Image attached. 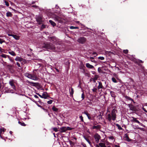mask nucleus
Masks as SVG:
<instances>
[{
    "label": "nucleus",
    "instance_id": "nucleus-1",
    "mask_svg": "<svg viewBox=\"0 0 147 147\" xmlns=\"http://www.w3.org/2000/svg\"><path fill=\"white\" fill-rule=\"evenodd\" d=\"M117 113V111L115 109H113L111 113L110 112L109 110H107L106 115V119L110 123L112 121H115L116 118Z\"/></svg>",
    "mask_w": 147,
    "mask_h": 147
},
{
    "label": "nucleus",
    "instance_id": "nucleus-2",
    "mask_svg": "<svg viewBox=\"0 0 147 147\" xmlns=\"http://www.w3.org/2000/svg\"><path fill=\"white\" fill-rule=\"evenodd\" d=\"M43 48H45L47 49L50 50H54L55 49V47L51 43H46L42 47Z\"/></svg>",
    "mask_w": 147,
    "mask_h": 147
},
{
    "label": "nucleus",
    "instance_id": "nucleus-3",
    "mask_svg": "<svg viewBox=\"0 0 147 147\" xmlns=\"http://www.w3.org/2000/svg\"><path fill=\"white\" fill-rule=\"evenodd\" d=\"M24 75L27 77L34 80H37V78L34 75H32L28 73H25Z\"/></svg>",
    "mask_w": 147,
    "mask_h": 147
},
{
    "label": "nucleus",
    "instance_id": "nucleus-4",
    "mask_svg": "<svg viewBox=\"0 0 147 147\" xmlns=\"http://www.w3.org/2000/svg\"><path fill=\"white\" fill-rule=\"evenodd\" d=\"M86 41V38L83 37L79 38L77 40L78 42L80 43L83 44Z\"/></svg>",
    "mask_w": 147,
    "mask_h": 147
},
{
    "label": "nucleus",
    "instance_id": "nucleus-5",
    "mask_svg": "<svg viewBox=\"0 0 147 147\" xmlns=\"http://www.w3.org/2000/svg\"><path fill=\"white\" fill-rule=\"evenodd\" d=\"M94 137L96 143H98L100 140L101 138V137L97 133H96L94 136Z\"/></svg>",
    "mask_w": 147,
    "mask_h": 147
},
{
    "label": "nucleus",
    "instance_id": "nucleus-6",
    "mask_svg": "<svg viewBox=\"0 0 147 147\" xmlns=\"http://www.w3.org/2000/svg\"><path fill=\"white\" fill-rule=\"evenodd\" d=\"M15 83V81L13 80H10L9 82V84L12 87V88L14 90H16V87L14 85V83Z\"/></svg>",
    "mask_w": 147,
    "mask_h": 147
},
{
    "label": "nucleus",
    "instance_id": "nucleus-7",
    "mask_svg": "<svg viewBox=\"0 0 147 147\" xmlns=\"http://www.w3.org/2000/svg\"><path fill=\"white\" fill-rule=\"evenodd\" d=\"M36 20L39 24H41L42 22V17L41 16H39L36 17Z\"/></svg>",
    "mask_w": 147,
    "mask_h": 147
},
{
    "label": "nucleus",
    "instance_id": "nucleus-8",
    "mask_svg": "<svg viewBox=\"0 0 147 147\" xmlns=\"http://www.w3.org/2000/svg\"><path fill=\"white\" fill-rule=\"evenodd\" d=\"M49 96L47 94V93L46 92H44L42 94V98H44L45 99L47 98Z\"/></svg>",
    "mask_w": 147,
    "mask_h": 147
},
{
    "label": "nucleus",
    "instance_id": "nucleus-9",
    "mask_svg": "<svg viewBox=\"0 0 147 147\" xmlns=\"http://www.w3.org/2000/svg\"><path fill=\"white\" fill-rule=\"evenodd\" d=\"M15 60L17 61H19L21 62L24 60L23 59L20 57H17L15 59Z\"/></svg>",
    "mask_w": 147,
    "mask_h": 147
},
{
    "label": "nucleus",
    "instance_id": "nucleus-10",
    "mask_svg": "<svg viewBox=\"0 0 147 147\" xmlns=\"http://www.w3.org/2000/svg\"><path fill=\"white\" fill-rule=\"evenodd\" d=\"M124 138L125 140L128 142H129L131 140V139L129 138L128 135L127 134L125 135Z\"/></svg>",
    "mask_w": 147,
    "mask_h": 147
},
{
    "label": "nucleus",
    "instance_id": "nucleus-11",
    "mask_svg": "<svg viewBox=\"0 0 147 147\" xmlns=\"http://www.w3.org/2000/svg\"><path fill=\"white\" fill-rule=\"evenodd\" d=\"M131 118L133 119L131 120V121L137 123L139 124L140 123V122L138 120H137L136 118H135L134 117H132Z\"/></svg>",
    "mask_w": 147,
    "mask_h": 147
},
{
    "label": "nucleus",
    "instance_id": "nucleus-12",
    "mask_svg": "<svg viewBox=\"0 0 147 147\" xmlns=\"http://www.w3.org/2000/svg\"><path fill=\"white\" fill-rule=\"evenodd\" d=\"M99 76L98 75H95L94 76V78L92 79L94 83L96 82V80L99 78Z\"/></svg>",
    "mask_w": 147,
    "mask_h": 147
},
{
    "label": "nucleus",
    "instance_id": "nucleus-13",
    "mask_svg": "<svg viewBox=\"0 0 147 147\" xmlns=\"http://www.w3.org/2000/svg\"><path fill=\"white\" fill-rule=\"evenodd\" d=\"M97 88L98 89L100 88H103L102 83L100 82H98V86Z\"/></svg>",
    "mask_w": 147,
    "mask_h": 147
},
{
    "label": "nucleus",
    "instance_id": "nucleus-14",
    "mask_svg": "<svg viewBox=\"0 0 147 147\" xmlns=\"http://www.w3.org/2000/svg\"><path fill=\"white\" fill-rule=\"evenodd\" d=\"M86 66L88 68H89L90 69H92L94 68V66L90 65L89 63H86Z\"/></svg>",
    "mask_w": 147,
    "mask_h": 147
},
{
    "label": "nucleus",
    "instance_id": "nucleus-15",
    "mask_svg": "<svg viewBox=\"0 0 147 147\" xmlns=\"http://www.w3.org/2000/svg\"><path fill=\"white\" fill-rule=\"evenodd\" d=\"M61 132H65L67 131L66 127H63L60 128Z\"/></svg>",
    "mask_w": 147,
    "mask_h": 147
},
{
    "label": "nucleus",
    "instance_id": "nucleus-16",
    "mask_svg": "<svg viewBox=\"0 0 147 147\" xmlns=\"http://www.w3.org/2000/svg\"><path fill=\"white\" fill-rule=\"evenodd\" d=\"M52 110L54 111L57 113L58 112V109L57 108L53 106L52 108Z\"/></svg>",
    "mask_w": 147,
    "mask_h": 147
},
{
    "label": "nucleus",
    "instance_id": "nucleus-17",
    "mask_svg": "<svg viewBox=\"0 0 147 147\" xmlns=\"http://www.w3.org/2000/svg\"><path fill=\"white\" fill-rule=\"evenodd\" d=\"M12 37H13L16 40H18L20 39V36L16 35L13 34V35Z\"/></svg>",
    "mask_w": 147,
    "mask_h": 147
},
{
    "label": "nucleus",
    "instance_id": "nucleus-18",
    "mask_svg": "<svg viewBox=\"0 0 147 147\" xmlns=\"http://www.w3.org/2000/svg\"><path fill=\"white\" fill-rule=\"evenodd\" d=\"M99 145L101 147H106L105 144L102 142L100 143L99 144Z\"/></svg>",
    "mask_w": 147,
    "mask_h": 147
},
{
    "label": "nucleus",
    "instance_id": "nucleus-19",
    "mask_svg": "<svg viewBox=\"0 0 147 147\" xmlns=\"http://www.w3.org/2000/svg\"><path fill=\"white\" fill-rule=\"evenodd\" d=\"M8 53L11 55L13 56L16 55L15 53L13 51H9Z\"/></svg>",
    "mask_w": 147,
    "mask_h": 147
},
{
    "label": "nucleus",
    "instance_id": "nucleus-20",
    "mask_svg": "<svg viewBox=\"0 0 147 147\" xmlns=\"http://www.w3.org/2000/svg\"><path fill=\"white\" fill-rule=\"evenodd\" d=\"M49 22L53 26H54L56 25V24L51 20H50L49 21Z\"/></svg>",
    "mask_w": 147,
    "mask_h": 147
},
{
    "label": "nucleus",
    "instance_id": "nucleus-21",
    "mask_svg": "<svg viewBox=\"0 0 147 147\" xmlns=\"http://www.w3.org/2000/svg\"><path fill=\"white\" fill-rule=\"evenodd\" d=\"M129 107L131 110L132 111H134V107L132 105H129Z\"/></svg>",
    "mask_w": 147,
    "mask_h": 147
},
{
    "label": "nucleus",
    "instance_id": "nucleus-22",
    "mask_svg": "<svg viewBox=\"0 0 147 147\" xmlns=\"http://www.w3.org/2000/svg\"><path fill=\"white\" fill-rule=\"evenodd\" d=\"M6 16L7 17H11L12 16V14L10 12H8L6 13Z\"/></svg>",
    "mask_w": 147,
    "mask_h": 147
},
{
    "label": "nucleus",
    "instance_id": "nucleus-23",
    "mask_svg": "<svg viewBox=\"0 0 147 147\" xmlns=\"http://www.w3.org/2000/svg\"><path fill=\"white\" fill-rule=\"evenodd\" d=\"M84 139L88 142V143L90 144H91V143L90 141L87 138H86V137L84 136Z\"/></svg>",
    "mask_w": 147,
    "mask_h": 147
},
{
    "label": "nucleus",
    "instance_id": "nucleus-24",
    "mask_svg": "<svg viewBox=\"0 0 147 147\" xmlns=\"http://www.w3.org/2000/svg\"><path fill=\"white\" fill-rule=\"evenodd\" d=\"M116 126L117 127L118 129L119 130H122V128L121 127V126L119 125L118 124H117L116 125Z\"/></svg>",
    "mask_w": 147,
    "mask_h": 147
},
{
    "label": "nucleus",
    "instance_id": "nucleus-25",
    "mask_svg": "<svg viewBox=\"0 0 147 147\" xmlns=\"http://www.w3.org/2000/svg\"><path fill=\"white\" fill-rule=\"evenodd\" d=\"M18 123L20 124L22 126H25L26 125L24 122H21L19 121Z\"/></svg>",
    "mask_w": 147,
    "mask_h": 147
},
{
    "label": "nucleus",
    "instance_id": "nucleus-26",
    "mask_svg": "<svg viewBox=\"0 0 147 147\" xmlns=\"http://www.w3.org/2000/svg\"><path fill=\"white\" fill-rule=\"evenodd\" d=\"M74 91L73 88H71V90L70 91V94L72 95L74 93Z\"/></svg>",
    "mask_w": 147,
    "mask_h": 147
},
{
    "label": "nucleus",
    "instance_id": "nucleus-27",
    "mask_svg": "<svg viewBox=\"0 0 147 147\" xmlns=\"http://www.w3.org/2000/svg\"><path fill=\"white\" fill-rule=\"evenodd\" d=\"M5 129L3 128H2L0 129V134L2 133V132H4L5 131Z\"/></svg>",
    "mask_w": 147,
    "mask_h": 147
},
{
    "label": "nucleus",
    "instance_id": "nucleus-28",
    "mask_svg": "<svg viewBox=\"0 0 147 147\" xmlns=\"http://www.w3.org/2000/svg\"><path fill=\"white\" fill-rule=\"evenodd\" d=\"M112 80L113 82H114V83L117 82V81L115 78H114V77L112 78Z\"/></svg>",
    "mask_w": 147,
    "mask_h": 147
},
{
    "label": "nucleus",
    "instance_id": "nucleus-29",
    "mask_svg": "<svg viewBox=\"0 0 147 147\" xmlns=\"http://www.w3.org/2000/svg\"><path fill=\"white\" fill-rule=\"evenodd\" d=\"M1 56L2 57L4 58H6L7 57V55L4 54H2L1 55Z\"/></svg>",
    "mask_w": 147,
    "mask_h": 147
},
{
    "label": "nucleus",
    "instance_id": "nucleus-30",
    "mask_svg": "<svg viewBox=\"0 0 147 147\" xmlns=\"http://www.w3.org/2000/svg\"><path fill=\"white\" fill-rule=\"evenodd\" d=\"M5 42V41L4 40L0 38V43L2 44L3 42Z\"/></svg>",
    "mask_w": 147,
    "mask_h": 147
},
{
    "label": "nucleus",
    "instance_id": "nucleus-31",
    "mask_svg": "<svg viewBox=\"0 0 147 147\" xmlns=\"http://www.w3.org/2000/svg\"><path fill=\"white\" fill-rule=\"evenodd\" d=\"M98 58L99 59L101 60H103L105 59L104 57H99Z\"/></svg>",
    "mask_w": 147,
    "mask_h": 147
},
{
    "label": "nucleus",
    "instance_id": "nucleus-32",
    "mask_svg": "<svg viewBox=\"0 0 147 147\" xmlns=\"http://www.w3.org/2000/svg\"><path fill=\"white\" fill-rule=\"evenodd\" d=\"M128 52V50L126 49V50H124L123 51V52L125 53V54H127Z\"/></svg>",
    "mask_w": 147,
    "mask_h": 147
},
{
    "label": "nucleus",
    "instance_id": "nucleus-33",
    "mask_svg": "<svg viewBox=\"0 0 147 147\" xmlns=\"http://www.w3.org/2000/svg\"><path fill=\"white\" fill-rule=\"evenodd\" d=\"M98 127H99V126H94L93 127V129H98Z\"/></svg>",
    "mask_w": 147,
    "mask_h": 147
},
{
    "label": "nucleus",
    "instance_id": "nucleus-34",
    "mask_svg": "<svg viewBox=\"0 0 147 147\" xmlns=\"http://www.w3.org/2000/svg\"><path fill=\"white\" fill-rule=\"evenodd\" d=\"M109 139H111L112 140H115L114 139V138L112 136H110L109 137Z\"/></svg>",
    "mask_w": 147,
    "mask_h": 147
},
{
    "label": "nucleus",
    "instance_id": "nucleus-35",
    "mask_svg": "<svg viewBox=\"0 0 147 147\" xmlns=\"http://www.w3.org/2000/svg\"><path fill=\"white\" fill-rule=\"evenodd\" d=\"M82 98V100H83L84 98V94L83 93H82V94L81 96Z\"/></svg>",
    "mask_w": 147,
    "mask_h": 147
},
{
    "label": "nucleus",
    "instance_id": "nucleus-36",
    "mask_svg": "<svg viewBox=\"0 0 147 147\" xmlns=\"http://www.w3.org/2000/svg\"><path fill=\"white\" fill-rule=\"evenodd\" d=\"M52 100H51L47 101V102L48 104H51L52 102Z\"/></svg>",
    "mask_w": 147,
    "mask_h": 147
},
{
    "label": "nucleus",
    "instance_id": "nucleus-37",
    "mask_svg": "<svg viewBox=\"0 0 147 147\" xmlns=\"http://www.w3.org/2000/svg\"><path fill=\"white\" fill-rule=\"evenodd\" d=\"M53 129L54 131L55 132H57L58 131L57 128L56 127H54L53 128Z\"/></svg>",
    "mask_w": 147,
    "mask_h": 147
},
{
    "label": "nucleus",
    "instance_id": "nucleus-38",
    "mask_svg": "<svg viewBox=\"0 0 147 147\" xmlns=\"http://www.w3.org/2000/svg\"><path fill=\"white\" fill-rule=\"evenodd\" d=\"M79 118H80L81 121H83V118L82 116H80Z\"/></svg>",
    "mask_w": 147,
    "mask_h": 147
},
{
    "label": "nucleus",
    "instance_id": "nucleus-39",
    "mask_svg": "<svg viewBox=\"0 0 147 147\" xmlns=\"http://www.w3.org/2000/svg\"><path fill=\"white\" fill-rule=\"evenodd\" d=\"M70 28L71 29H74L76 28H78V27H75L73 26H71L70 27Z\"/></svg>",
    "mask_w": 147,
    "mask_h": 147
},
{
    "label": "nucleus",
    "instance_id": "nucleus-40",
    "mask_svg": "<svg viewBox=\"0 0 147 147\" xmlns=\"http://www.w3.org/2000/svg\"><path fill=\"white\" fill-rule=\"evenodd\" d=\"M5 5L7 6H8L9 5V4L7 1H5Z\"/></svg>",
    "mask_w": 147,
    "mask_h": 147
},
{
    "label": "nucleus",
    "instance_id": "nucleus-41",
    "mask_svg": "<svg viewBox=\"0 0 147 147\" xmlns=\"http://www.w3.org/2000/svg\"><path fill=\"white\" fill-rule=\"evenodd\" d=\"M66 129H67V130H71L72 129V128H71L70 127H66Z\"/></svg>",
    "mask_w": 147,
    "mask_h": 147
},
{
    "label": "nucleus",
    "instance_id": "nucleus-42",
    "mask_svg": "<svg viewBox=\"0 0 147 147\" xmlns=\"http://www.w3.org/2000/svg\"><path fill=\"white\" fill-rule=\"evenodd\" d=\"M87 116L88 119H91V117L90 116V115L88 113V115H86Z\"/></svg>",
    "mask_w": 147,
    "mask_h": 147
},
{
    "label": "nucleus",
    "instance_id": "nucleus-43",
    "mask_svg": "<svg viewBox=\"0 0 147 147\" xmlns=\"http://www.w3.org/2000/svg\"><path fill=\"white\" fill-rule=\"evenodd\" d=\"M46 27V26L45 25H42V26H41V28H45Z\"/></svg>",
    "mask_w": 147,
    "mask_h": 147
},
{
    "label": "nucleus",
    "instance_id": "nucleus-44",
    "mask_svg": "<svg viewBox=\"0 0 147 147\" xmlns=\"http://www.w3.org/2000/svg\"><path fill=\"white\" fill-rule=\"evenodd\" d=\"M16 64L17 65V66H18V67H20V63H19L17 62L16 63Z\"/></svg>",
    "mask_w": 147,
    "mask_h": 147
},
{
    "label": "nucleus",
    "instance_id": "nucleus-45",
    "mask_svg": "<svg viewBox=\"0 0 147 147\" xmlns=\"http://www.w3.org/2000/svg\"><path fill=\"white\" fill-rule=\"evenodd\" d=\"M97 90V89L96 88H94L92 89V91L93 92H96Z\"/></svg>",
    "mask_w": 147,
    "mask_h": 147
},
{
    "label": "nucleus",
    "instance_id": "nucleus-46",
    "mask_svg": "<svg viewBox=\"0 0 147 147\" xmlns=\"http://www.w3.org/2000/svg\"><path fill=\"white\" fill-rule=\"evenodd\" d=\"M98 72H100V71H101V69L100 67H98Z\"/></svg>",
    "mask_w": 147,
    "mask_h": 147
},
{
    "label": "nucleus",
    "instance_id": "nucleus-47",
    "mask_svg": "<svg viewBox=\"0 0 147 147\" xmlns=\"http://www.w3.org/2000/svg\"><path fill=\"white\" fill-rule=\"evenodd\" d=\"M84 113L86 115H88V113L86 111H85L83 113Z\"/></svg>",
    "mask_w": 147,
    "mask_h": 147
},
{
    "label": "nucleus",
    "instance_id": "nucleus-48",
    "mask_svg": "<svg viewBox=\"0 0 147 147\" xmlns=\"http://www.w3.org/2000/svg\"><path fill=\"white\" fill-rule=\"evenodd\" d=\"M142 109L145 112L147 113V111L144 108H143Z\"/></svg>",
    "mask_w": 147,
    "mask_h": 147
},
{
    "label": "nucleus",
    "instance_id": "nucleus-49",
    "mask_svg": "<svg viewBox=\"0 0 147 147\" xmlns=\"http://www.w3.org/2000/svg\"><path fill=\"white\" fill-rule=\"evenodd\" d=\"M40 97L42 98V95H41L39 94H37Z\"/></svg>",
    "mask_w": 147,
    "mask_h": 147
},
{
    "label": "nucleus",
    "instance_id": "nucleus-50",
    "mask_svg": "<svg viewBox=\"0 0 147 147\" xmlns=\"http://www.w3.org/2000/svg\"><path fill=\"white\" fill-rule=\"evenodd\" d=\"M3 49L1 47H0V51L1 52H3Z\"/></svg>",
    "mask_w": 147,
    "mask_h": 147
},
{
    "label": "nucleus",
    "instance_id": "nucleus-51",
    "mask_svg": "<svg viewBox=\"0 0 147 147\" xmlns=\"http://www.w3.org/2000/svg\"><path fill=\"white\" fill-rule=\"evenodd\" d=\"M56 19L58 21H59V17H57H57H56Z\"/></svg>",
    "mask_w": 147,
    "mask_h": 147
},
{
    "label": "nucleus",
    "instance_id": "nucleus-52",
    "mask_svg": "<svg viewBox=\"0 0 147 147\" xmlns=\"http://www.w3.org/2000/svg\"><path fill=\"white\" fill-rule=\"evenodd\" d=\"M8 35L9 36H12L13 35V34H8Z\"/></svg>",
    "mask_w": 147,
    "mask_h": 147
},
{
    "label": "nucleus",
    "instance_id": "nucleus-53",
    "mask_svg": "<svg viewBox=\"0 0 147 147\" xmlns=\"http://www.w3.org/2000/svg\"><path fill=\"white\" fill-rule=\"evenodd\" d=\"M34 97H35L36 98H38V97L36 95H34Z\"/></svg>",
    "mask_w": 147,
    "mask_h": 147
},
{
    "label": "nucleus",
    "instance_id": "nucleus-54",
    "mask_svg": "<svg viewBox=\"0 0 147 147\" xmlns=\"http://www.w3.org/2000/svg\"><path fill=\"white\" fill-rule=\"evenodd\" d=\"M82 145L84 147H87L85 144H84Z\"/></svg>",
    "mask_w": 147,
    "mask_h": 147
},
{
    "label": "nucleus",
    "instance_id": "nucleus-55",
    "mask_svg": "<svg viewBox=\"0 0 147 147\" xmlns=\"http://www.w3.org/2000/svg\"><path fill=\"white\" fill-rule=\"evenodd\" d=\"M32 7H38V6H36V5H32Z\"/></svg>",
    "mask_w": 147,
    "mask_h": 147
},
{
    "label": "nucleus",
    "instance_id": "nucleus-56",
    "mask_svg": "<svg viewBox=\"0 0 147 147\" xmlns=\"http://www.w3.org/2000/svg\"><path fill=\"white\" fill-rule=\"evenodd\" d=\"M93 55H97V54L96 52H94L93 53Z\"/></svg>",
    "mask_w": 147,
    "mask_h": 147
},
{
    "label": "nucleus",
    "instance_id": "nucleus-57",
    "mask_svg": "<svg viewBox=\"0 0 147 147\" xmlns=\"http://www.w3.org/2000/svg\"><path fill=\"white\" fill-rule=\"evenodd\" d=\"M42 109L45 111H47V110L43 108L42 107Z\"/></svg>",
    "mask_w": 147,
    "mask_h": 147
},
{
    "label": "nucleus",
    "instance_id": "nucleus-58",
    "mask_svg": "<svg viewBox=\"0 0 147 147\" xmlns=\"http://www.w3.org/2000/svg\"><path fill=\"white\" fill-rule=\"evenodd\" d=\"M10 92L12 93H13L14 92L13 90H11Z\"/></svg>",
    "mask_w": 147,
    "mask_h": 147
},
{
    "label": "nucleus",
    "instance_id": "nucleus-59",
    "mask_svg": "<svg viewBox=\"0 0 147 147\" xmlns=\"http://www.w3.org/2000/svg\"><path fill=\"white\" fill-rule=\"evenodd\" d=\"M115 147H120L119 146L117 145H115Z\"/></svg>",
    "mask_w": 147,
    "mask_h": 147
},
{
    "label": "nucleus",
    "instance_id": "nucleus-60",
    "mask_svg": "<svg viewBox=\"0 0 147 147\" xmlns=\"http://www.w3.org/2000/svg\"><path fill=\"white\" fill-rule=\"evenodd\" d=\"M96 147H100V146L99 145H97L96 146Z\"/></svg>",
    "mask_w": 147,
    "mask_h": 147
},
{
    "label": "nucleus",
    "instance_id": "nucleus-61",
    "mask_svg": "<svg viewBox=\"0 0 147 147\" xmlns=\"http://www.w3.org/2000/svg\"><path fill=\"white\" fill-rule=\"evenodd\" d=\"M9 133L11 134H12V131H10Z\"/></svg>",
    "mask_w": 147,
    "mask_h": 147
},
{
    "label": "nucleus",
    "instance_id": "nucleus-62",
    "mask_svg": "<svg viewBox=\"0 0 147 147\" xmlns=\"http://www.w3.org/2000/svg\"><path fill=\"white\" fill-rule=\"evenodd\" d=\"M90 58L91 59H94V58L92 57H90Z\"/></svg>",
    "mask_w": 147,
    "mask_h": 147
},
{
    "label": "nucleus",
    "instance_id": "nucleus-63",
    "mask_svg": "<svg viewBox=\"0 0 147 147\" xmlns=\"http://www.w3.org/2000/svg\"><path fill=\"white\" fill-rule=\"evenodd\" d=\"M38 107H40V108H42V107L41 106H40V105H38Z\"/></svg>",
    "mask_w": 147,
    "mask_h": 147
},
{
    "label": "nucleus",
    "instance_id": "nucleus-64",
    "mask_svg": "<svg viewBox=\"0 0 147 147\" xmlns=\"http://www.w3.org/2000/svg\"><path fill=\"white\" fill-rule=\"evenodd\" d=\"M139 124H140L141 125H142V123H140Z\"/></svg>",
    "mask_w": 147,
    "mask_h": 147
}]
</instances>
